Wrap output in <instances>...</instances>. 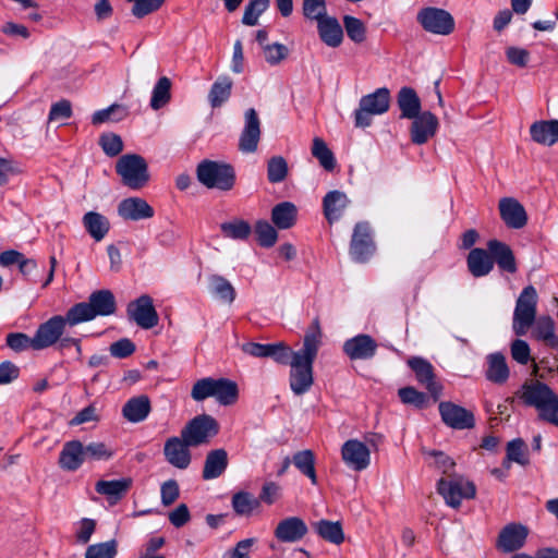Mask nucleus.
I'll list each match as a JSON object with an SVG mask.
<instances>
[{
    "label": "nucleus",
    "mask_w": 558,
    "mask_h": 558,
    "mask_svg": "<svg viewBox=\"0 0 558 558\" xmlns=\"http://www.w3.org/2000/svg\"><path fill=\"white\" fill-rule=\"evenodd\" d=\"M322 343V331L318 320H314L307 329L303 340V347L293 355L290 362V388L294 395L301 396L307 392L313 383V363L317 356Z\"/></svg>",
    "instance_id": "1"
},
{
    "label": "nucleus",
    "mask_w": 558,
    "mask_h": 558,
    "mask_svg": "<svg viewBox=\"0 0 558 558\" xmlns=\"http://www.w3.org/2000/svg\"><path fill=\"white\" fill-rule=\"evenodd\" d=\"M526 407L537 411V420L558 427V395L541 380H527L517 391Z\"/></svg>",
    "instance_id": "2"
},
{
    "label": "nucleus",
    "mask_w": 558,
    "mask_h": 558,
    "mask_svg": "<svg viewBox=\"0 0 558 558\" xmlns=\"http://www.w3.org/2000/svg\"><path fill=\"white\" fill-rule=\"evenodd\" d=\"M116 307V298L110 290H97L89 295L87 302L77 303L68 311L70 326L89 322L97 316L112 315Z\"/></svg>",
    "instance_id": "3"
},
{
    "label": "nucleus",
    "mask_w": 558,
    "mask_h": 558,
    "mask_svg": "<svg viewBox=\"0 0 558 558\" xmlns=\"http://www.w3.org/2000/svg\"><path fill=\"white\" fill-rule=\"evenodd\" d=\"M191 397L195 401L215 398L222 405L234 404L239 397L235 381L228 378L205 377L194 383Z\"/></svg>",
    "instance_id": "4"
},
{
    "label": "nucleus",
    "mask_w": 558,
    "mask_h": 558,
    "mask_svg": "<svg viewBox=\"0 0 558 558\" xmlns=\"http://www.w3.org/2000/svg\"><path fill=\"white\" fill-rule=\"evenodd\" d=\"M197 180L207 189L230 191L235 183L234 168L226 162L205 159L196 168Z\"/></svg>",
    "instance_id": "5"
},
{
    "label": "nucleus",
    "mask_w": 558,
    "mask_h": 558,
    "mask_svg": "<svg viewBox=\"0 0 558 558\" xmlns=\"http://www.w3.org/2000/svg\"><path fill=\"white\" fill-rule=\"evenodd\" d=\"M389 105L390 92L386 87L378 88L374 93L363 96L360 99L359 108L354 111L355 126H369L372 124V116L387 112Z\"/></svg>",
    "instance_id": "6"
},
{
    "label": "nucleus",
    "mask_w": 558,
    "mask_h": 558,
    "mask_svg": "<svg viewBox=\"0 0 558 558\" xmlns=\"http://www.w3.org/2000/svg\"><path fill=\"white\" fill-rule=\"evenodd\" d=\"M437 492L445 502L451 508H459L463 499H472L476 495L473 482L463 476L453 475L451 478H440L437 483Z\"/></svg>",
    "instance_id": "7"
},
{
    "label": "nucleus",
    "mask_w": 558,
    "mask_h": 558,
    "mask_svg": "<svg viewBox=\"0 0 558 558\" xmlns=\"http://www.w3.org/2000/svg\"><path fill=\"white\" fill-rule=\"evenodd\" d=\"M536 303V290L532 286L525 287L517 300L513 313V330L515 335H525L535 322Z\"/></svg>",
    "instance_id": "8"
},
{
    "label": "nucleus",
    "mask_w": 558,
    "mask_h": 558,
    "mask_svg": "<svg viewBox=\"0 0 558 558\" xmlns=\"http://www.w3.org/2000/svg\"><path fill=\"white\" fill-rule=\"evenodd\" d=\"M218 432V422L210 415L202 414L192 418L180 434L187 444L197 447L207 444Z\"/></svg>",
    "instance_id": "9"
},
{
    "label": "nucleus",
    "mask_w": 558,
    "mask_h": 558,
    "mask_svg": "<svg viewBox=\"0 0 558 558\" xmlns=\"http://www.w3.org/2000/svg\"><path fill=\"white\" fill-rule=\"evenodd\" d=\"M65 325H70L68 313L65 316H52L40 324L33 337L34 350L40 351L57 343L64 332Z\"/></svg>",
    "instance_id": "10"
},
{
    "label": "nucleus",
    "mask_w": 558,
    "mask_h": 558,
    "mask_svg": "<svg viewBox=\"0 0 558 558\" xmlns=\"http://www.w3.org/2000/svg\"><path fill=\"white\" fill-rule=\"evenodd\" d=\"M417 21L426 32L437 35H449L454 28L451 14L438 8L422 9L417 13Z\"/></svg>",
    "instance_id": "11"
},
{
    "label": "nucleus",
    "mask_w": 558,
    "mask_h": 558,
    "mask_svg": "<svg viewBox=\"0 0 558 558\" xmlns=\"http://www.w3.org/2000/svg\"><path fill=\"white\" fill-rule=\"evenodd\" d=\"M260 133V120L257 111L250 108L244 113V128L239 138V149L245 154L256 151Z\"/></svg>",
    "instance_id": "12"
},
{
    "label": "nucleus",
    "mask_w": 558,
    "mask_h": 558,
    "mask_svg": "<svg viewBox=\"0 0 558 558\" xmlns=\"http://www.w3.org/2000/svg\"><path fill=\"white\" fill-rule=\"evenodd\" d=\"M408 365L414 372L416 380L428 390L434 400H437L441 395L442 386L435 378L434 366L418 356L409 359Z\"/></svg>",
    "instance_id": "13"
},
{
    "label": "nucleus",
    "mask_w": 558,
    "mask_h": 558,
    "mask_svg": "<svg viewBox=\"0 0 558 558\" xmlns=\"http://www.w3.org/2000/svg\"><path fill=\"white\" fill-rule=\"evenodd\" d=\"M411 120H413L410 128L411 141L416 145H423L434 137L439 126L437 117L430 111H423Z\"/></svg>",
    "instance_id": "14"
},
{
    "label": "nucleus",
    "mask_w": 558,
    "mask_h": 558,
    "mask_svg": "<svg viewBox=\"0 0 558 558\" xmlns=\"http://www.w3.org/2000/svg\"><path fill=\"white\" fill-rule=\"evenodd\" d=\"M190 447L193 446L187 444L181 435L180 437H170L167 439L163 447L166 460L177 469H187L192 461Z\"/></svg>",
    "instance_id": "15"
},
{
    "label": "nucleus",
    "mask_w": 558,
    "mask_h": 558,
    "mask_svg": "<svg viewBox=\"0 0 558 558\" xmlns=\"http://www.w3.org/2000/svg\"><path fill=\"white\" fill-rule=\"evenodd\" d=\"M344 463L354 471H363L371 463V452L365 444L357 439L347 440L341 448Z\"/></svg>",
    "instance_id": "16"
},
{
    "label": "nucleus",
    "mask_w": 558,
    "mask_h": 558,
    "mask_svg": "<svg viewBox=\"0 0 558 558\" xmlns=\"http://www.w3.org/2000/svg\"><path fill=\"white\" fill-rule=\"evenodd\" d=\"M439 413L442 422L456 429H466L474 426L475 420L472 412L452 402H440Z\"/></svg>",
    "instance_id": "17"
},
{
    "label": "nucleus",
    "mask_w": 558,
    "mask_h": 558,
    "mask_svg": "<svg viewBox=\"0 0 558 558\" xmlns=\"http://www.w3.org/2000/svg\"><path fill=\"white\" fill-rule=\"evenodd\" d=\"M378 344L369 335L361 333L344 341L343 352L350 360H371Z\"/></svg>",
    "instance_id": "18"
},
{
    "label": "nucleus",
    "mask_w": 558,
    "mask_h": 558,
    "mask_svg": "<svg viewBox=\"0 0 558 558\" xmlns=\"http://www.w3.org/2000/svg\"><path fill=\"white\" fill-rule=\"evenodd\" d=\"M501 220L508 228L522 229L527 223V214L523 205L513 197H504L498 203Z\"/></svg>",
    "instance_id": "19"
},
{
    "label": "nucleus",
    "mask_w": 558,
    "mask_h": 558,
    "mask_svg": "<svg viewBox=\"0 0 558 558\" xmlns=\"http://www.w3.org/2000/svg\"><path fill=\"white\" fill-rule=\"evenodd\" d=\"M116 171L121 178L123 185L137 190L140 189V156L126 154L121 156L116 163Z\"/></svg>",
    "instance_id": "20"
},
{
    "label": "nucleus",
    "mask_w": 558,
    "mask_h": 558,
    "mask_svg": "<svg viewBox=\"0 0 558 558\" xmlns=\"http://www.w3.org/2000/svg\"><path fill=\"white\" fill-rule=\"evenodd\" d=\"M529 531L521 524H508L499 533L497 547L505 553H512L523 547Z\"/></svg>",
    "instance_id": "21"
},
{
    "label": "nucleus",
    "mask_w": 558,
    "mask_h": 558,
    "mask_svg": "<svg viewBox=\"0 0 558 558\" xmlns=\"http://www.w3.org/2000/svg\"><path fill=\"white\" fill-rule=\"evenodd\" d=\"M307 533L305 522L298 517H290L280 521L275 530L277 539L286 543H294Z\"/></svg>",
    "instance_id": "22"
},
{
    "label": "nucleus",
    "mask_w": 558,
    "mask_h": 558,
    "mask_svg": "<svg viewBox=\"0 0 558 558\" xmlns=\"http://www.w3.org/2000/svg\"><path fill=\"white\" fill-rule=\"evenodd\" d=\"M228 463V452L223 448L210 450L205 458L202 477L208 481L221 476Z\"/></svg>",
    "instance_id": "23"
},
{
    "label": "nucleus",
    "mask_w": 558,
    "mask_h": 558,
    "mask_svg": "<svg viewBox=\"0 0 558 558\" xmlns=\"http://www.w3.org/2000/svg\"><path fill=\"white\" fill-rule=\"evenodd\" d=\"M86 460L84 446L78 440H72L64 444L59 464L65 471H76Z\"/></svg>",
    "instance_id": "24"
},
{
    "label": "nucleus",
    "mask_w": 558,
    "mask_h": 558,
    "mask_svg": "<svg viewBox=\"0 0 558 558\" xmlns=\"http://www.w3.org/2000/svg\"><path fill=\"white\" fill-rule=\"evenodd\" d=\"M131 486V480H100L95 485V490L107 498L110 505H116L125 496Z\"/></svg>",
    "instance_id": "25"
},
{
    "label": "nucleus",
    "mask_w": 558,
    "mask_h": 558,
    "mask_svg": "<svg viewBox=\"0 0 558 558\" xmlns=\"http://www.w3.org/2000/svg\"><path fill=\"white\" fill-rule=\"evenodd\" d=\"M349 203L350 201L345 193L338 190L328 192L323 199L326 219L330 223L339 220Z\"/></svg>",
    "instance_id": "26"
},
{
    "label": "nucleus",
    "mask_w": 558,
    "mask_h": 558,
    "mask_svg": "<svg viewBox=\"0 0 558 558\" xmlns=\"http://www.w3.org/2000/svg\"><path fill=\"white\" fill-rule=\"evenodd\" d=\"M530 134L537 144L553 146L558 142V121H536L530 126Z\"/></svg>",
    "instance_id": "27"
},
{
    "label": "nucleus",
    "mask_w": 558,
    "mask_h": 558,
    "mask_svg": "<svg viewBox=\"0 0 558 558\" xmlns=\"http://www.w3.org/2000/svg\"><path fill=\"white\" fill-rule=\"evenodd\" d=\"M468 267L474 277H483L490 272L494 267L492 251L476 247L469 253Z\"/></svg>",
    "instance_id": "28"
},
{
    "label": "nucleus",
    "mask_w": 558,
    "mask_h": 558,
    "mask_svg": "<svg viewBox=\"0 0 558 558\" xmlns=\"http://www.w3.org/2000/svg\"><path fill=\"white\" fill-rule=\"evenodd\" d=\"M320 39L329 47L336 48L342 43V27L336 17L327 16L317 23Z\"/></svg>",
    "instance_id": "29"
},
{
    "label": "nucleus",
    "mask_w": 558,
    "mask_h": 558,
    "mask_svg": "<svg viewBox=\"0 0 558 558\" xmlns=\"http://www.w3.org/2000/svg\"><path fill=\"white\" fill-rule=\"evenodd\" d=\"M298 208L291 202H282L271 209V221L277 229H290L296 222Z\"/></svg>",
    "instance_id": "30"
},
{
    "label": "nucleus",
    "mask_w": 558,
    "mask_h": 558,
    "mask_svg": "<svg viewBox=\"0 0 558 558\" xmlns=\"http://www.w3.org/2000/svg\"><path fill=\"white\" fill-rule=\"evenodd\" d=\"M401 118L411 119L421 113V100L416 92L411 87H402L397 99Z\"/></svg>",
    "instance_id": "31"
},
{
    "label": "nucleus",
    "mask_w": 558,
    "mask_h": 558,
    "mask_svg": "<svg viewBox=\"0 0 558 558\" xmlns=\"http://www.w3.org/2000/svg\"><path fill=\"white\" fill-rule=\"evenodd\" d=\"M486 378L495 384H504L509 378L506 357L501 353H492L487 356Z\"/></svg>",
    "instance_id": "32"
},
{
    "label": "nucleus",
    "mask_w": 558,
    "mask_h": 558,
    "mask_svg": "<svg viewBox=\"0 0 558 558\" xmlns=\"http://www.w3.org/2000/svg\"><path fill=\"white\" fill-rule=\"evenodd\" d=\"M83 222L86 230L96 242L101 241L110 229L108 218L96 211L86 213L83 217Z\"/></svg>",
    "instance_id": "33"
},
{
    "label": "nucleus",
    "mask_w": 558,
    "mask_h": 558,
    "mask_svg": "<svg viewBox=\"0 0 558 558\" xmlns=\"http://www.w3.org/2000/svg\"><path fill=\"white\" fill-rule=\"evenodd\" d=\"M233 86V81L228 75L219 76L211 85L208 93V101L213 108L220 107L226 102L230 96Z\"/></svg>",
    "instance_id": "34"
},
{
    "label": "nucleus",
    "mask_w": 558,
    "mask_h": 558,
    "mask_svg": "<svg viewBox=\"0 0 558 558\" xmlns=\"http://www.w3.org/2000/svg\"><path fill=\"white\" fill-rule=\"evenodd\" d=\"M233 511L241 517H250L259 508V500L248 492H238L232 496Z\"/></svg>",
    "instance_id": "35"
},
{
    "label": "nucleus",
    "mask_w": 558,
    "mask_h": 558,
    "mask_svg": "<svg viewBox=\"0 0 558 558\" xmlns=\"http://www.w3.org/2000/svg\"><path fill=\"white\" fill-rule=\"evenodd\" d=\"M317 534L327 542L339 545L344 541V534L340 522L320 520L314 523Z\"/></svg>",
    "instance_id": "36"
},
{
    "label": "nucleus",
    "mask_w": 558,
    "mask_h": 558,
    "mask_svg": "<svg viewBox=\"0 0 558 558\" xmlns=\"http://www.w3.org/2000/svg\"><path fill=\"white\" fill-rule=\"evenodd\" d=\"M170 90L171 81L166 76L160 77L153 89L149 102L150 108L153 110H159L168 105L171 99Z\"/></svg>",
    "instance_id": "37"
},
{
    "label": "nucleus",
    "mask_w": 558,
    "mask_h": 558,
    "mask_svg": "<svg viewBox=\"0 0 558 558\" xmlns=\"http://www.w3.org/2000/svg\"><path fill=\"white\" fill-rule=\"evenodd\" d=\"M292 462L302 474L311 480L313 484L317 483L315 457L312 450L298 451L293 456Z\"/></svg>",
    "instance_id": "38"
},
{
    "label": "nucleus",
    "mask_w": 558,
    "mask_h": 558,
    "mask_svg": "<svg viewBox=\"0 0 558 558\" xmlns=\"http://www.w3.org/2000/svg\"><path fill=\"white\" fill-rule=\"evenodd\" d=\"M536 339L544 341L548 347L558 349V337L555 335V323L550 317H541L535 325Z\"/></svg>",
    "instance_id": "39"
},
{
    "label": "nucleus",
    "mask_w": 558,
    "mask_h": 558,
    "mask_svg": "<svg viewBox=\"0 0 558 558\" xmlns=\"http://www.w3.org/2000/svg\"><path fill=\"white\" fill-rule=\"evenodd\" d=\"M209 291L211 294L228 303H232L235 298L233 287L221 276L214 275L209 278Z\"/></svg>",
    "instance_id": "40"
},
{
    "label": "nucleus",
    "mask_w": 558,
    "mask_h": 558,
    "mask_svg": "<svg viewBox=\"0 0 558 558\" xmlns=\"http://www.w3.org/2000/svg\"><path fill=\"white\" fill-rule=\"evenodd\" d=\"M128 116V109L118 104H113L110 107L94 112L92 117V123L97 125L105 122H119Z\"/></svg>",
    "instance_id": "41"
},
{
    "label": "nucleus",
    "mask_w": 558,
    "mask_h": 558,
    "mask_svg": "<svg viewBox=\"0 0 558 558\" xmlns=\"http://www.w3.org/2000/svg\"><path fill=\"white\" fill-rule=\"evenodd\" d=\"M493 254L494 262L498 267L507 272L517 271L515 258L509 246H488Z\"/></svg>",
    "instance_id": "42"
},
{
    "label": "nucleus",
    "mask_w": 558,
    "mask_h": 558,
    "mask_svg": "<svg viewBox=\"0 0 558 558\" xmlns=\"http://www.w3.org/2000/svg\"><path fill=\"white\" fill-rule=\"evenodd\" d=\"M312 155L318 159L320 166L331 171L336 167V159L332 151L327 147L325 141L320 137L313 140Z\"/></svg>",
    "instance_id": "43"
},
{
    "label": "nucleus",
    "mask_w": 558,
    "mask_h": 558,
    "mask_svg": "<svg viewBox=\"0 0 558 558\" xmlns=\"http://www.w3.org/2000/svg\"><path fill=\"white\" fill-rule=\"evenodd\" d=\"M288 175V163L281 156L271 157L267 163V179L270 183H280Z\"/></svg>",
    "instance_id": "44"
},
{
    "label": "nucleus",
    "mask_w": 558,
    "mask_h": 558,
    "mask_svg": "<svg viewBox=\"0 0 558 558\" xmlns=\"http://www.w3.org/2000/svg\"><path fill=\"white\" fill-rule=\"evenodd\" d=\"M270 0H250L245 7L242 23L247 26H254L258 23V17L269 7Z\"/></svg>",
    "instance_id": "45"
},
{
    "label": "nucleus",
    "mask_w": 558,
    "mask_h": 558,
    "mask_svg": "<svg viewBox=\"0 0 558 558\" xmlns=\"http://www.w3.org/2000/svg\"><path fill=\"white\" fill-rule=\"evenodd\" d=\"M220 228L225 235L239 241H245L252 232L250 223L244 220L225 222Z\"/></svg>",
    "instance_id": "46"
},
{
    "label": "nucleus",
    "mask_w": 558,
    "mask_h": 558,
    "mask_svg": "<svg viewBox=\"0 0 558 558\" xmlns=\"http://www.w3.org/2000/svg\"><path fill=\"white\" fill-rule=\"evenodd\" d=\"M118 216L123 221H137L140 220V198L128 197L122 199L117 207Z\"/></svg>",
    "instance_id": "47"
},
{
    "label": "nucleus",
    "mask_w": 558,
    "mask_h": 558,
    "mask_svg": "<svg viewBox=\"0 0 558 558\" xmlns=\"http://www.w3.org/2000/svg\"><path fill=\"white\" fill-rule=\"evenodd\" d=\"M159 324V315L149 295L142 294V329H151Z\"/></svg>",
    "instance_id": "48"
},
{
    "label": "nucleus",
    "mask_w": 558,
    "mask_h": 558,
    "mask_svg": "<svg viewBox=\"0 0 558 558\" xmlns=\"http://www.w3.org/2000/svg\"><path fill=\"white\" fill-rule=\"evenodd\" d=\"M303 15L317 23L327 17V7L325 0H303Z\"/></svg>",
    "instance_id": "49"
},
{
    "label": "nucleus",
    "mask_w": 558,
    "mask_h": 558,
    "mask_svg": "<svg viewBox=\"0 0 558 558\" xmlns=\"http://www.w3.org/2000/svg\"><path fill=\"white\" fill-rule=\"evenodd\" d=\"M400 400L405 404H412L418 409L427 407L428 397L413 387H403L398 390Z\"/></svg>",
    "instance_id": "50"
},
{
    "label": "nucleus",
    "mask_w": 558,
    "mask_h": 558,
    "mask_svg": "<svg viewBox=\"0 0 558 558\" xmlns=\"http://www.w3.org/2000/svg\"><path fill=\"white\" fill-rule=\"evenodd\" d=\"M254 232L259 244H275L278 240L275 225H271L267 220H258L255 223Z\"/></svg>",
    "instance_id": "51"
},
{
    "label": "nucleus",
    "mask_w": 558,
    "mask_h": 558,
    "mask_svg": "<svg viewBox=\"0 0 558 558\" xmlns=\"http://www.w3.org/2000/svg\"><path fill=\"white\" fill-rule=\"evenodd\" d=\"M117 544L114 541L93 544L86 548L85 558H114Z\"/></svg>",
    "instance_id": "52"
},
{
    "label": "nucleus",
    "mask_w": 558,
    "mask_h": 558,
    "mask_svg": "<svg viewBox=\"0 0 558 558\" xmlns=\"http://www.w3.org/2000/svg\"><path fill=\"white\" fill-rule=\"evenodd\" d=\"M99 145L109 157H116L123 150V142L121 137L114 133L101 134Z\"/></svg>",
    "instance_id": "53"
},
{
    "label": "nucleus",
    "mask_w": 558,
    "mask_h": 558,
    "mask_svg": "<svg viewBox=\"0 0 558 558\" xmlns=\"http://www.w3.org/2000/svg\"><path fill=\"white\" fill-rule=\"evenodd\" d=\"M268 357H272L277 363L281 365H290L291 360L296 351H292L283 342L269 343L268 344Z\"/></svg>",
    "instance_id": "54"
},
{
    "label": "nucleus",
    "mask_w": 558,
    "mask_h": 558,
    "mask_svg": "<svg viewBox=\"0 0 558 558\" xmlns=\"http://www.w3.org/2000/svg\"><path fill=\"white\" fill-rule=\"evenodd\" d=\"M343 24L351 40L354 43H362L365 40V26L361 20L345 15L343 19Z\"/></svg>",
    "instance_id": "55"
},
{
    "label": "nucleus",
    "mask_w": 558,
    "mask_h": 558,
    "mask_svg": "<svg viewBox=\"0 0 558 558\" xmlns=\"http://www.w3.org/2000/svg\"><path fill=\"white\" fill-rule=\"evenodd\" d=\"M423 453L434 458V465L450 478L452 477L456 463L449 456L436 450H424Z\"/></svg>",
    "instance_id": "56"
},
{
    "label": "nucleus",
    "mask_w": 558,
    "mask_h": 558,
    "mask_svg": "<svg viewBox=\"0 0 558 558\" xmlns=\"http://www.w3.org/2000/svg\"><path fill=\"white\" fill-rule=\"evenodd\" d=\"M5 342L7 345L15 352H23L28 349L34 350L33 337H28L26 333L23 332L9 333L7 336Z\"/></svg>",
    "instance_id": "57"
},
{
    "label": "nucleus",
    "mask_w": 558,
    "mask_h": 558,
    "mask_svg": "<svg viewBox=\"0 0 558 558\" xmlns=\"http://www.w3.org/2000/svg\"><path fill=\"white\" fill-rule=\"evenodd\" d=\"M85 458L90 460H109L114 450L104 442H90L84 446Z\"/></svg>",
    "instance_id": "58"
},
{
    "label": "nucleus",
    "mask_w": 558,
    "mask_h": 558,
    "mask_svg": "<svg viewBox=\"0 0 558 558\" xmlns=\"http://www.w3.org/2000/svg\"><path fill=\"white\" fill-rule=\"evenodd\" d=\"M136 350V345L126 338H122L109 347L110 354L116 359H125L132 355Z\"/></svg>",
    "instance_id": "59"
},
{
    "label": "nucleus",
    "mask_w": 558,
    "mask_h": 558,
    "mask_svg": "<svg viewBox=\"0 0 558 558\" xmlns=\"http://www.w3.org/2000/svg\"><path fill=\"white\" fill-rule=\"evenodd\" d=\"M288 56V48L282 44H271L264 46V57L269 64H278Z\"/></svg>",
    "instance_id": "60"
},
{
    "label": "nucleus",
    "mask_w": 558,
    "mask_h": 558,
    "mask_svg": "<svg viewBox=\"0 0 558 558\" xmlns=\"http://www.w3.org/2000/svg\"><path fill=\"white\" fill-rule=\"evenodd\" d=\"M373 242V229L366 221L357 222L354 227L351 244H371Z\"/></svg>",
    "instance_id": "61"
},
{
    "label": "nucleus",
    "mask_w": 558,
    "mask_h": 558,
    "mask_svg": "<svg viewBox=\"0 0 558 558\" xmlns=\"http://www.w3.org/2000/svg\"><path fill=\"white\" fill-rule=\"evenodd\" d=\"M96 529V521L93 519L84 518L77 523L75 537L77 543L87 544Z\"/></svg>",
    "instance_id": "62"
},
{
    "label": "nucleus",
    "mask_w": 558,
    "mask_h": 558,
    "mask_svg": "<svg viewBox=\"0 0 558 558\" xmlns=\"http://www.w3.org/2000/svg\"><path fill=\"white\" fill-rule=\"evenodd\" d=\"M72 116V106L71 102L66 99H61L54 104H52L49 111V121H59L71 118Z\"/></svg>",
    "instance_id": "63"
},
{
    "label": "nucleus",
    "mask_w": 558,
    "mask_h": 558,
    "mask_svg": "<svg viewBox=\"0 0 558 558\" xmlns=\"http://www.w3.org/2000/svg\"><path fill=\"white\" fill-rule=\"evenodd\" d=\"M281 496V487L275 482H266L260 490L259 497L257 498L260 502L266 505L275 504Z\"/></svg>",
    "instance_id": "64"
}]
</instances>
